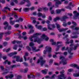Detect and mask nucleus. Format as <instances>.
Here are the masks:
<instances>
[{
    "instance_id": "1",
    "label": "nucleus",
    "mask_w": 79,
    "mask_h": 79,
    "mask_svg": "<svg viewBox=\"0 0 79 79\" xmlns=\"http://www.w3.org/2000/svg\"><path fill=\"white\" fill-rule=\"evenodd\" d=\"M41 35V33H36L33 36H31L29 37L30 40L31 42H32L34 40V42H35L36 41V39L37 38V35Z\"/></svg>"
},
{
    "instance_id": "2",
    "label": "nucleus",
    "mask_w": 79,
    "mask_h": 79,
    "mask_svg": "<svg viewBox=\"0 0 79 79\" xmlns=\"http://www.w3.org/2000/svg\"><path fill=\"white\" fill-rule=\"evenodd\" d=\"M69 18L68 16L66 15H64L62 17L60 18V19L61 21H62L63 22V26L64 27H66L67 26V23H66V21L65 19H68Z\"/></svg>"
},
{
    "instance_id": "3",
    "label": "nucleus",
    "mask_w": 79,
    "mask_h": 79,
    "mask_svg": "<svg viewBox=\"0 0 79 79\" xmlns=\"http://www.w3.org/2000/svg\"><path fill=\"white\" fill-rule=\"evenodd\" d=\"M64 70H63L62 71L60 72V74L58 77V78L59 79H66V76L64 75Z\"/></svg>"
},
{
    "instance_id": "4",
    "label": "nucleus",
    "mask_w": 79,
    "mask_h": 79,
    "mask_svg": "<svg viewBox=\"0 0 79 79\" xmlns=\"http://www.w3.org/2000/svg\"><path fill=\"white\" fill-rule=\"evenodd\" d=\"M56 25L57 26V29L58 31H59V32H63V31H65L68 29V28H60V25L57 23H56Z\"/></svg>"
},
{
    "instance_id": "5",
    "label": "nucleus",
    "mask_w": 79,
    "mask_h": 79,
    "mask_svg": "<svg viewBox=\"0 0 79 79\" xmlns=\"http://www.w3.org/2000/svg\"><path fill=\"white\" fill-rule=\"evenodd\" d=\"M60 60H62V62L63 65L66 64H67V61L66 59L64 58V57L63 56H59Z\"/></svg>"
},
{
    "instance_id": "6",
    "label": "nucleus",
    "mask_w": 79,
    "mask_h": 79,
    "mask_svg": "<svg viewBox=\"0 0 79 79\" xmlns=\"http://www.w3.org/2000/svg\"><path fill=\"white\" fill-rule=\"evenodd\" d=\"M40 59H39L37 61V63H39L40 61V62L41 66H42L46 62V60H43V57H41L40 58Z\"/></svg>"
},
{
    "instance_id": "7",
    "label": "nucleus",
    "mask_w": 79,
    "mask_h": 79,
    "mask_svg": "<svg viewBox=\"0 0 79 79\" xmlns=\"http://www.w3.org/2000/svg\"><path fill=\"white\" fill-rule=\"evenodd\" d=\"M48 53H51L52 52V49L50 47L48 46H47L46 47V50H44L43 52L44 54H46L47 52Z\"/></svg>"
},
{
    "instance_id": "8",
    "label": "nucleus",
    "mask_w": 79,
    "mask_h": 79,
    "mask_svg": "<svg viewBox=\"0 0 79 79\" xmlns=\"http://www.w3.org/2000/svg\"><path fill=\"white\" fill-rule=\"evenodd\" d=\"M54 1L56 2L55 5L56 6V8H57V7H58V6L59 5V4H61V2L65 1V0H60L61 2L59 0H54Z\"/></svg>"
},
{
    "instance_id": "9",
    "label": "nucleus",
    "mask_w": 79,
    "mask_h": 79,
    "mask_svg": "<svg viewBox=\"0 0 79 79\" xmlns=\"http://www.w3.org/2000/svg\"><path fill=\"white\" fill-rule=\"evenodd\" d=\"M72 50L73 48H70V50H69L68 51V53H69V54H70V55L69 56V58L70 59H71V58H72L73 57V54H74L73 52H71V51H72Z\"/></svg>"
},
{
    "instance_id": "10",
    "label": "nucleus",
    "mask_w": 79,
    "mask_h": 79,
    "mask_svg": "<svg viewBox=\"0 0 79 79\" xmlns=\"http://www.w3.org/2000/svg\"><path fill=\"white\" fill-rule=\"evenodd\" d=\"M42 39H44L46 41H48L49 39L48 37H47L45 34H43L42 36Z\"/></svg>"
},
{
    "instance_id": "11",
    "label": "nucleus",
    "mask_w": 79,
    "mask_h": 79,
    "mask_svg": "<svg viewBox=\"0 0 79 79\" xmlns=\"http://www.w3.org/2000/svg\"><path fill=\"white\" fill-rule=\"evenodd\" d=\"M16 61L18 62H22L23 61V58H21L20 59V57L19 56H17V58H16Z\"/></svg>"
},
{
    "instance_id": "12",
    "label": "nucleus",
    "mask_w": 79,
    "mask_h": 79,
    "mask_svg": "<svg viewBox=\"0 0 79 79\" xmlns=\"http://www.w3.org/2000/svg\"><path fill=\"white\" fill-rule=\"evenodd\" d=\"M29 56V53H28L27 52H26L25 53L24 56H23V58L25 61H27V58H26V56Z\"/></svg>"
},
{
    "instance_id": "13",
    "label": "nucleus",
    "mask_w": 79,
    "mask_h": 79,
    "mask_svg": "<svg viewBox=\"0 0 79 79\" xmlns=\"http://www.w3.org/2000/svg\"><path fill=\"white\" fill-rule=\"evenodd\" d=\"M3 24L6 26V27H4V29L5 30H6V28L8 27V23L7 22L5 21L4 23Z\"/></svg>"
},
{
    "instance_id": "14",
    "label": "nucleus",
    "mask_w": 79,
    "mask_h": 79,
    "mask_svg": "<svg viewBox=\"0 0 79 79\" xmlns=\"http://www.w3.org/2000/svg\"><path fill=\"white\" fill-rule=\"evenodd\" d=\"M71 66H72V67H74V68H76L77 69H79V66H78L77 64H72L71 65Z\"/></svg>"
},
{
    "instance_id": "15",
    "label": "nucleus",
    "mask_w": 79,
    "mask_h": 79,
    "mask_svg": "<svg viewBox=\"0 0 79 79\" xmlns=\"http://www.w3.org/2000/svg\"><path fill=\"white\" fill-rule=\"evenodd\" d=\"M72 24H73V25L71 27V29H74V27H75L76 26V25H77L76 23L74 21H72Z\"/></svg>"
},
{
    "instance_id": "16",
    "label": "nucleus",
    "mask_w": 79,
    "mask_h": 79,
    "mask_svg": "<svg viewBox=\"0 0 79 79\" xmlns=\"http://www.w3.org/2000/svg\"><path fill=\"white\" fill-rule=\"evenodd\" d=\"M14 77V75L13 74H11L10 75H7L5 76L6 79H8V78H12V77Z\"/></svg>"
},
{
    "instance_id": "17",
    "label": "nucleus",
    "mask_w": 79,
    "mask_h": 79,
    "mask_svg": "<svg viewBox=\"0 0 79 79\" xmlns=\"http://www.w3.org/2000/svg\"><path fill=\"white\" fill-rule=\"evenodd\" d=\"M73 14H74V16L75 17H77L78 16H79V13L77 12V11H74L73 12Z\"/></svg>"
},
{
    "instance_id": "18",
    "label": "nucleus",
    "mask_w": 79,
    "mask_h": 79,
    "mask_svg": "<svg viewBox=\"0 0 79 79\" xmlns=\"http://www.w3.org/2000/svg\"><path fill=\"white\" fill-rule=\"evenodd\" d=\"M28 71V69L27 68L25 69L24 70L23 69H21L20 70V72H23V73H27Z\"/></svg>"
},
{
    "instance_id": "19",
    "label": "nucleus",
    "mask_w": 79,
    "mask_h": 79,
    "mask_svg": "<svg viewBox=\"0 0 79 79\" xmlns=\"http://www.w3.org/2000/svg\"><path fill=\"white\" fill-rule=\"evenodd\" d=\"M41 72L43 74H46L47 73V72H48V69H45L44 70H42Z\"/></svg>"
},
{
    "instance_id": "20",
    "label": "nucleus",
    "mask_w": 79,
    "mask_h": 79,
    "mask_svg": "<svg viewBox=\"0 0 79 79\" xmlns=\"http://www.w3.org/2000/svg\"><path fill=\"white\" fill-rule=\"evenodd\" d=\"M29 10H30L29 8H25L23 9V11H24V12H28Z\"/></svg>"
},
{
    "instance_id": "21",
    "label": "nucleus",
    "mask_w": 79,
    "mask_h": 79,
    "mask_svg": "<svg viewBox=\"0 0 79 79\" xmlns=\"http://www.w3.org/2000/svg\"><path fill=\"white\" fill-rule=\"evenodd\" d=\"M36 42H37L38 44H40V39L39 38V37H36Z\"/></svg>"
},
{
    "instance_id": "22",
    "label": "nucleus",
    "mask_w": 79,
    "mask_h": 79,
    "mask_svg": "<svg viewBox=\"0 0 79 79\" xmlns=\"http://www.w3.org/2000/svg\"><path fill=\"white\" fill-rule=\"evenodd\" d=\"M35 26L36 27H37V28H38V29L42 31V26L40 25L37 26V25H36Z\"/></svg>"
},
{
    "instance_id": "23",
    "label": "nucleus",
    "mask_w": 79,
    "mask_h": 79,
    "mask_svg": "<svg viewBox=\"0 0 79 79\" xmlns=\"http://www.w3.org/2000/svg\"><path fill=\"white\" fill-rule=\"evenodd\" d=\"M32 50L33 51H35V52H38L40 50V49H38L36 50V48L35 47H32Z\"/></svg>"
},
{
    "instance_id": "24",
    "label": "nucleus",
    "mask_w": 79,
    "mask_h": 79,
    "mask_svg": "<svg viewBox=\"0 0 79 79\" xmlns=\"http://www.w3.org/2000/svg\"><path fill=\"white\" fill-rule=\"evenodd\" d=\"M5 71H6V72H5L3 73H2V74L3 75H5V74H8V73H9V72L8 71V69H5L4 70Z\"/></svg>"
},
{
    "instance_id": "25",
    "label": "nucleus",
    "mask_w": 79,
    "mask_h": 79,
    "mask_svg": "<svg viewBox=\"0 0 79 79\" xmlns=\"http://www.w3.org/2000/svg\"><path fill=\"white\" fill-rule=\"evenodd\" d=\"M13 15H14V16L15 17L16 19H17L18 18V15H16V12H13L12 14H11V15L13 16Z\"/></svg>"
},
{
    "instance_id": "26",
    "label": "nucleus",
    "mask_w": 79,
    "mask_h": 79,
    "mask_svg": "<svg viewBox=\"0 0 79 79\" xmlns=\"http://www.w3.org/2000/svg\"><path fill=\"white\" fill-rule=\"evenodd\" d=\"M61 19V18H60V17H56V18H55L53 19V21L54 22H56L57 20H59V19Z\"/></svg>"
},
{
    "instance_id": "27",
    "label": "nucleus",
    "mask_w": 79,
    "mask_h": 79,
    "mask_svg": "<svg viewBox=\"0 0 79 79\" xmlns=\"http://www.w3.org/2000/svg\"><path fill=\"white\" fill-rule=\"evenodd\" d=\"M42 13L40 12H39L37 14V15L38 16V17H41L42 16Z\"/></svg>"
},
{
    "instance_id": "28",
    "label": "nucleus",
    "mask_w": 79,
    "mask_h": 79,
    "mask_svg": "<svg viewBox=\"0 0 79 79\" xmlns=\"http://www.w3.org/2000/svg\"><path fill=\"white\" fill-rule=\"evenodd\" d=\"M69 43H71V44L70 45V47H73L74 45V44H73V40H71L70 41H69Z\"/></svg>"
},
{
    "instance_id": "29",
    "label": "nucleus",
    "mask_w": 79,
    "mask_h": 79,
    "mask_svg": "<svg viewBox=\"0 0 79 79\" xmlns=\"http://www.w3.org/2000/svg\"><path fill=\"white\" fill-rule=\"evenodd\" d=\"M79 45L78 44H76L74 47V48H73V49L74 50H76V49H77V46Z\"/></svg>"
},
{
    "instance_id": "30",
    "label": "nucleus",
    "mask_w": 79,
    "mask_h": 79,
    "mask_svg": "<svg viewBox=\"0 0 79 79\" xmlns=\"http://www.w3.org/2000/svg\"><path fill=\"white\" fill-rule=\"evenodd\" d=\"M56 12L57 14H60L61 12L60 9H57L56 10Z\"/></svg>"
},
{
    "instance_id": "31",
    "label": "nucleus",
    "mask_w": 79,
    "mask_h": 79,
    "mask_svg": "<svg viewBox=\"0 0 79 79\" xmlns=\"http://www.w3.org/2000/svg\"><path fill=\"white\" fill-rule=\"evenodd\" d=\"M11 33V31H8L6 32L5 33V34H6V35H10V34Z\"/></svg>"
},
{
    "instance_id": "32",
    "label": "nucleus",
    "mask_w": 79,
    "mask_h": 79,
    "mask_svg": "<svg viewBox=\"0 0 79 79\" xmlns=\"http://www.w3.org/2000/svg\"><path fill=\"white\" fill-rule=\"evenodd\" d=\"M16 66V64H14V65H12L10 66V68L12 70H13V69L14 68H15Z\"/></svg>"
},
{
    "instance_id": "33",
    "label": "nucleus",
    "mask_w": 79,
    "mask_h": 79,
    "mask_svg": "<svg viewBox=\"0 0 79 79\" xmlns=\"http://www.w3.org/2000/svg\"><path fill=\"white\" fill-rule=\"evenodd\" d=\"M15 21H14L10 20V24L12 25H13V24H15Z\"/></svg>"
},
{
    "instance_id": "34",
    "label": "nucleus",
    "mask_w": 79,
    "mask_h": 79,
    "mask_svg": "<svg viewBox=\"0 0 79 79\" xmlns=\"http://www.w3.org/2000/svg\"><path fill=\"white\" fill-rule=\"evenodd\" d=\"M73 75L74 77H79V73H73Z\"/></svg>"
},
{
    "instance_id": "35",
    "label": "nucleus",
    "mask_w": 79,
    "mask_h": 79,
    "mask_svg": "<svg viewBox=\"0 0 79 79\" xmlns=\"http://www.w3.org/2000/svg\"><path fill=\"white\" fill-rule=\"evenodd\" d=\"M78 37V36H77V35H75L74 36H72L71 37V38L72 39H76Z\"/></svg>"
},
{
    "instance_id": "36",
    "label": "nucleus",
    "mask_w": 79,
    "mask_h": 79,
    "mask_svg": "<svg viewBox=\"0 0 79 79\" xmlns=\"http://www.w3.org/2000/svg\"><path fill=\"white\" fill-rule=\"evenodd\" d=\"M4 34V33H0V39H2V36Z\"/></svg>"
},
{
    "instance_id": "37",
    "label": "nucleus",
    "mask_w": 79,
    "mask_h": 79,
    "mask_svg": "<svg viewBox=\"0 0 79 79\" xmlns=\"http://www.w3.org/2000/svg\"><path fill=\"white\" fill-rule=\"evenodd\" d=\"M19 27V24H16L14 25V27L15 28H18Z\"/></svg>"
},
{
    "instance_id": "38",
    "label": "nucleus",
    "mask_w": 79,
    "mask_h": 79,
    "mask_svg": "<svg viewBox=\"0 0 79 79\" xmlns=\"http://www.w3.org/2000/svg\"><path fill=\"white\" fill-rule=\"evenodd\" d=\"M17 47L18 45H15L13 47V49H14V50H17Z\"/></svg>"
},
{
    "instance_id": "39",
    "label": "nucleus",
    "mask_w": 79,
    "mask_h": 79,
    "mask_svg": "<svg viewBox=\"0 0 79 79\" xmlns=\"http://www.w3.org/2000/svg\"><path fill=\"white\" fill-rule=\"evenodd\" d=\"M28 27L29 29H32L33 28V26L31 25H28Z\"/></svg>"
},
{
    "instance_id": "40",
    "label": "nucleus",
    "mask_w": 79,
    "mask_h": 79,
    "mask_svg": "<svg viewBox=\"0 0 79 79\" xmlns=\"http://www.w3.org/2000/svg\"><path fill=\"white\" fill-rule=\"evenodd\" d=\"M48 29L49 30H52V28L50 27V24H48Z\"/></svg>"
},
{
    "instance_id": "41",
    "label": "nucleus",
    "mask_w": 79,
    "mask_h": 79,
    "mask_svg": "<svg viewBox=\"0 0 79 79\" xmlns=\"http://www.w3.org/2000/svg\"><path fill=\"white\" fill-rule=\"evenodd\" d=\"M29 45L31 47H32V46H34V43H33L32 42H31L30 43Z\"/></svg>"
},
{
    "instance_id": "42",
    "label": "nucleus",
    "mask_w": 79,
    "mask_h": 79,
    "mask_svg": "<svg viewBox=\"0 0 79 79\" xmlns=\"http://www.w3.org/2000/svg\"><path fill=\"white\" fill-rule=\"evenodd\" d=\"M34 30H31L29 32V34H32V33H33V32H34Z\"/></svg>"
},
{
    "instance_id": "43",
    "label": "nucleus",
    "mask_w": 79,
    "mask_h": 79,
    "mask_svg": "<svg viewBox=\"0 0 79 79\" xmlns=\"http://www.w3.org/2000/svg\"><path fill=\"white\" fill-rule=\"evenodd\" d=\"M50 52H48V56L49 57V58H51L52 57V54L51 53H50Z\"/></svg>"
},
{
    "instance_id": "44",
    "label": "nucleus",
    "mask_w": 79,
    "mask_h": 79,
    "mask_svg": "<svg viewBox=\"0 0 79 79\" xmlns=\"http://www.w3.org/2000/svg\"><path fill=\"white\" fill-rule=\"evenodd\" d=\"M52 5V3L51 2H49L48 3V6H50Z\"/></svg>"
},
{
    "instance_id": "45",
    "label": "nucleus",
    "mask_w": 79,
    "mask_h": 79,
    "mask_svg": "<svg viewBox=\"0 0 79 79\" xmlns=\"http://www.w3.org/2000/svg\"><path fill=\"white\" fill-rule=\"evenodd\" d=\"M8 55L9 56H13V52L10 53L8 54Z\"/></svg>"
},
{
    "instance_id": "46",
    "label": "nucleus",
    "mask_w": 79,
    "mask_h": 79,
    "mask_svg": "<svg viewBox=\"0 0 79 79\" xmlns=\"http://www.w3.org/2000/svg\"><path fill=\"white\" fill-rule=\"evenodd\" d=\"M56 76V75L55 74L53 75L51 77V79H55V76Z\"/></svg>"
},
{
    "instance_id": "47",
    "label": "nucleus",
    "mask_w": 79,
    "mask_h": 79,
    "mask_svg": "<svg viewBox=\"0 0 79 79\" xmlns=\"http://www.w3.org/2000/svg\"><path fill=\"white\" fill-rule=\"evenodd\" d=\"M2 3L4 4L5 2V0H0V3Z\"/></svg>"
},
{
    "instance_id": "48",
    "label": "nucleus",
    "mask_w": 79,
    "mask_h": 79,
    "mask_svg": "<svg viewBox=\"0 0 79 79\" xmlns=\"http://www.w3.org/2000/svg\"><path fill=\"white\" fill-rule=\"evenodd\" d=\"M27 48L28 50V51H31V48L29 47V46H27Z\"/></svg>"
},
{
    "instance_id": "49",
    "label": "nucleus",
    "mask_w": 79,
    "mask_h": 79,
    "mask_svg": "<svg viewBox=\"0 0 79 79\" xmlns=\"http://www.w3.org/2000/svg\"><path fill=\"white\" fill-rule=\"evenodd\" d=\"M25 3V2L23 1H21L19 3V4L20 5H23V4H24Z\"/></svg>"
},
{
    "instance_id": "50",
    "label": "nucleus",
    "mask_w": 79,
    "mask_h": 79,
    "mask_svg": "<svg viewBox=\"0 0 79 79\" xmlns=\"http://www.w3.org/2000/svg\"><path fill=\"white\" fill-rule=\"evenodd\" d=\"M42 31H45L47 30V28L44 27L43 28H42Z\"/></svg>"
},
{
    "instance_id": "51",
    "label": "nucleus",
    "mask_w": 79,
    "mask_h": 79,
    "mask_svg": "<svg viewBox=\"0 0 79 79\" xmlns=\"http://www.w3.org/2000/svg\"><path fill=\"white\" fill-rule=\"evenodd\" d=\"M73 71V69H68V71L69 72H72Z\"/></svg>"
},
{
    "instance_id": "52",
    "label": "nucleus",
    "mask_w": 79,
    "mask_h": 79,
    "mask_svg": "<svg viewBox=\"0 0 79 79\" xmlns=\"http://www.w3.org/2000/svg\"><path fill=\"white\" fill-rule=\"evenodd\" d=\"M69 40L68 39H66V44H69Z\"/></svg>"
},
{
    "instance_id": "53",
    "label": "nucleus",
    "mask_w": 79,
    "mask_h": 79,
    "mask_svg": "<svg viewBox=\"0 0 79 79\" xmlns=\"http://www.w3.org/2000/svg\"><path fill=\"white\" fill-rule=\"evenodd\" d=\"M8 29V30H9L10 29H11V26H8H8H7Z\"/></svg>"
},
{
    "instance_id": "54",
    "label": "nucleus",
    "mask_w": 79,
    "mask_h": 79,
    "mask_svg": "<svg viewBox=\"0 0 79 79\" xmlns=\"http://www.w3.org/2000/svg\"><path fill=\"white\" fill-rule=\"evenodd\" d=\"M22 38H23V39H24V40H26V39H27V36H22Z\"/></svg>"
},
{
    "instance_id": "55",
    "label": "nucleus",
    "mask_w": 79,
    "mask_h": 79,
    "mask_svg": "<svg viewBox=\"0 0 79 79\" xmlns=\"http://www.w3.org/2000/svg\"><path fill=\"white\" fill-rule=\"evenodd\" d=\"M74 29L76 31H78V30H79V27H76Z\"/></svg>"
},
{
    "instance_id": "56",
    "label": "nucleus",
    "mask_w": 79,
    "mask_h": 79,
    "mask_svg": "<svg viewBox=\"0 0 79 79\" xmlns=\"http://www.w3.org/2000/svg\"><path fill=\"white\" fill-rule=\"evenodd\" d=\"M10 39V37H6L5 38V40H9Z\"/></svg>"
},
{
    "instance_id": "57",
    "label": "nucleus",
    "mask_w": 79,
    "mask_h": 79,
    "mask_svg": "<svg viewBox=\"0 0 79 79\" xmlns=\"http://www.w3.org/2000/svg\"><path fill=\"white\" fill-rule=\"evenodd\" d=\"M45 77V78H47V79H51L50 77L48 75L46 76Z\"/></svg>"
},
{
    "instance_id": "58",
    "label": "nucleus",
    "mask_w": 79,
    "mask_h": 79,
    "mask_svg": "<svg viewBox=\"0 0 79 79\" xmlns=\"http://www.w3.org/2000/svg\"><path fill=\"white\" fill-rule=\"evenodd\" d=\"M4 9L5 10H7L8 9L9 10H10V8H8V7H4Z\"/></svg>"
},
{
    "instance_id": "59",
    "label": "nucleus",
    "mask_w": 79,
    "mask_h": 79,
    "mask_svg": "<svg viewBox=\"0 0 79 79\" xmlns=\"http://www.w3.org/2000/svg\"><path fill=\"white\" fill-rule=\"evenodd\" d=\"M66 8H67V9H69L70 10L71 9V8L70 7V6L69 5V6H67L66 7Z\"/></svg>"
},
{
    "instance_id": "60",
    "label": "nucleus",
    "mask_w": 79,
    "mask_h": 79,
    "mask_svg": "<svg viewBox=\"0 0 79 79\" xmlns=\"http://www.w3.org/2000/svg\"><path fill=\"white\" fill-rule=\"evenodd\" d=\"M28 3H29V4L26 5V6H27L28 7H29V6L31 5V3H30L29 2H29Z\"/></svg>"
},
{
    "instance_id": "61",
    "label": "nucleus",
    "mask_w": 79,
    "mask_h": 79,
    "mask_svg": "<svg viewBox=\"0 0 79 79\" xmlns=\"http://www.w3.org/2000/svg\"><path fill=\"white\" fill-rule=\"evenodd\" d=\"M10 50H11V49L10 48H9L8 49H6V52H8L9 51H10Z\"/></svg>"
},
{
    "instance_id": "62",
    "label": "nucleus",
    "mask_w": 79,
    "mask_h": 79,
    "mask_svg": "<svg viewBox=\"0 0 79 79\" xmlns=\"http://www.w3.org/2000/svg\"><path fill=\"white\" fill-rule=\"evenodd\" d=\"M46 23H47V24H50V21L48 20L46 21Z\"/></svg>"
},
{
    "instance_id": "63",
    "label": "nucleus",
    "mask_w": 79,
    "mask_h": 79,
    "mask_svg": "<svg viewBox=\"0 0 79 79\" xmlns=\"http://www.w3.org/2000/svg\"><path fill=\"white\" fill-rule=\"evenodd\" d=\"M38 11L40 12V11H42V8H39L38 10Z\"/></svg>"
},
{
    "instance_id": "64",
    "label": "nucleus",
    "mask_w": 79,
    "mask_h": 79,
    "mask_svg": "<svg viewBox=\"0 0 79 79\" xmlns=\"http://www.w3.org/2000/svg\"><path fill=\"white\" fill-rule=\"evenodd\" d=\"M6 45H7V42H4L3 43V45L4 46H6Z\"/></svg>"
}]
</instances>
